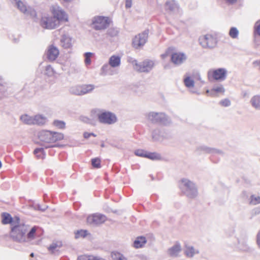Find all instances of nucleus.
<instances>
[{
  "instance_id": "f257e3e1",
  "label": "nucleus",
  "mask_w": 260,
  "mask_h": 260,
  "mask_svg": "<svg viewBox=\"0 0 260 260\" xmlns=\"http://www.w3.org/2000/svg\"><path fill=\"white\" fill-rule=\"evenodd\" d=\"M37 228L34 226L29 228V226L24 224L15 225L11 228L10 236L13 240L19 242H29L36 238Z\"/></svg>"
},
{
  "instance_id": "f03ea898",
  "label": "nucleus",
  "mask_w": 260,
  "mask_h": 260,
  "mask_svg": "<svg viewBox=\"0 0 260 260\" xmlns=\"http://www.w3.org/2000/svg\"><path fill=\"white\" fill-rule=\"evenodd\" d=\"M38 137L41 144L45 146L46 148L53 146V143L60 141L64 138L63 134L50 131H42L38 133Z\"/></svg>"
},
{
  "instance_id": "7ed1b4c3",
  "label": "nucleus",
  "mask_w": 260,
  "mask_h": 260,
  "mask_svg": "<svg viewBox=\"0 0 260 260\" xmlns=\"http://www.w3.org/2000/svg\"><path fill=\"white\" fill-rule=\"evenodd\" d=\"M40 25L44 28L54 29L65 25L69 21L68 17H39Z\"/></svg>"
},
{
  "instance_id": "20e7f679",
  "label": "nucleus",
  "mask_w": 260,
  "mask_h": 260,
  "mask_svg": "<svg viewBox=\"0 0 260 260\" xmlns=\"http://www.w3.org/2000/svg\"><path fill=\"white\" fill-rule=\"evenodd\" d=\"M91 112L93 115L98 117V119L101 123L112 124L117 121L116 116L111 112L101 111L99 110H94Z\"/></svg>"
},
{
  "instance_id": "39448f33",
  "label": "nucleus",
  "mask_w": 260,
  "mask_h": 260,
  "mask_svg": "<svg viewBox=\"0 0 260 260\" xmlns=\"http://www.w3.org/2000/svg\"><path fill=\"white\" fill-rule=\"evenodd\" d=\"M180 187L182 192L188 198H193L197 195V190L194 184L187 179H183L181 180Z\"/></svg>"
},
{
  "instance_id": "423d86ee",
  "label": "nucleus",
  "mask_w": 260,
  "mask_h": 260,
  "mask_svg": "<svg viewBox=\"0 0 260 260\" xmlns=\"http://www.w3.org/2000/svg\"><path fill=\"white\" fill-rule=\"evenodd\" d=\"M200 44L204 48H213L217 45L216 38L211 34L201 36L199 39Z\"/></svg>"
},
{
  "instance_id": "0eeeda50",
  "label": "nucleus",
  "mask_w": 260,
  "mask_h": 260,
  "mask_svg": "<svg viewBox=\"0 0 260 260\" xmlns=\"http://www.w3.org/2000/svg\"><path fill=\"white\" fill-rule=\"evenodd\" d=\"M94 86L92 84H85L82 85H75L70 88V92L75 95H83L92 91Z\"/></svg>"
},
{
  "instance_id": "6e6552de",
  "label": "nucleus",
  "mask_w": 260,
  "mask_h": 260,
  "mask_svg": "<svg viewBox=\"0 0 260 260\" xmlns=\"http://www.w3.org/2000/svg\"><path fill=\"white\" fill-rule=\"evenodd\" d=\"M135 70L140 72H147L150 71L154 66V62L151 60H146L141 64H139L137 61L134 60L132 61Z\"/></svg>"
},
{
  "instance_id": "1a4fd4ad",
  "label": "nucleus",
  "mask_w": 260,
  "mask_h": 260,
  "mask_svg": "<svg viewBox=\"0 0 260 260\" xmlns=\"http://www.w3.org/2000/svg\"><path fill=\"white\" fill-rule=\"evenodd\" d=\"M110 22L109 17H94L90 26L96 30L103 29L109 25Z\"/></svg>"
},
{
  "instance_id": "9d476101",
  "label": "nucleus",
  "mask_w": 260,
  "mask_h": 260,
  "mask_svg": "<svg viewBox=\"0 0 260 260\" xmlns=\"http://www.w3.org/2000/svg\"><path fill=\"white\" fill-rule=\"evenodd\" d=\"M107 220L105 215L100 213H95L89 215L86 219L87 223L92 225H97L105 222Z\"/></svg>"
},
{
  "instance_id": "9b49d317",
  "label": "nucleus",
  "mask_w": 260,
  "mask_h": 260,
  "mask_svg": "<svg viewBox=\"0 0 260 260\" xmlns=\"http://www.w3.org/2000/svg\"><path fill=\"white\" fill-rule=\"evenodd\" d=\"M148 38V32L144 31L135 36L133 41V45L135 48H139L146 42Z\"/></svg>"
},
{
  "instance_id": "f8f14e48",
  "label": "nucleus",
  "mask_w": 260,
  "mask_h": 260,
  "mask_svg": "<svg viewBox=\"0 0 260 260\" xmlns=\"http://www.w3.org/2000/svg\"><path fill=\"white\" fill-rule=\"evenodd\" d=\"M186 59V54L182 52H174L171 55V61L176 66L182 64Z\"/></svg>"
},
{
  "instance_id": "ddd939ff",
  "label": "nucleus",
  "mask_w": 260,
  "mask_h": 260,
  "mask_svg": "<svg viewBox=\"0 0 260 260\" xmlns=\"http://www.w3.org/2000/svg\"><path fill=\"white\" fill-rule=\"evenodd\" d=\"M17 8L24 14L36 15L35 11L30 7H27L26 4L21 0H14Z\"/></svg>"
},
{
  "instance_id": "4468645a",
  "label": "nucleus",
  "mask_w": 260,
  "mask_h": 260,
  "mask_svg": "<svg viewBox=\"0 0 260 260\" xmlns=\"http://www.w3.org/2000/svg\"><path fill=\"white\" fill-rule=\"evenodd\" d=\"M226 72L223 69H218L217 70L210 71L208 72V76L209 78L211 77L215 80H224L226 77Z\"/></svg>"
},
{
  "instance_id": "2eb2a0df",
  "label": "nucleus",
  "mask_w": 260,
  "mask_h": 260,
  "mask_svg": "<svg viewBox=\"0 0 260 260\" xmlns=\"http://www.w3.org/2000/svg\"><path fill=\"white\" fill-rule=\"evenodd\" d=\"M135 154L138 156L144 157L152 160L159 159L160 158V155L156 153L148 152L142 149L136 150Z\"/></svg>"
},
{
  "instance_id": "dca6fc26",
  "label": "nucleus",
  "mask_w": 260,
  "mask_h": 260,
  "mask_svg": "<svg viewBox=\"0 0 260 260\" xmlns=\"http://www.w3.org/2000/svg\"><path fill=\"white\" fill-rule=\"evenodd\" d=\"M147 117L148 120L152 122H161L166 118V115L162 113L150 112Z\"/></svg>"
},
{
  "instance_id": "f3484780",
  "label": "nucleus",
  "mask_w": 260,
  "mask_h": 260,
  "mask_svg": "<svg viewBox=\"0 0 260 260\" xmlns=\"http://www.w3.org/2000/svg\"><path fill=\"white\" fill-rule=\"evenodd\" d=\"M47 54L48 59L53 61L57 58L59 55V50L56 47L51 45L48 47Z\"/></svg>"
},
{
  "instance_id": "a211bd4d",
  "label": "nucleus",
  "mask_w": 260,
  "mask_h": 260,
  "mask_svg": "<svg viewBox=\"0 0 260 260\" xmlns=\"http://www.w3.org/2000/svg\"><path fill=\"white\" fill-rule=\"evenodd\" d=\"M72 38L67 35L61 36L60 39L61 46L65 49L71 48L72 46Z\"/></svg>"
},
{
  "instance_id": "6ab92c4d",
  "label": "nucleus",
  "mask_w": 260,
  "mask_h": 260,
  "mask_svg": "<svg viewBox=\"0 0 260 260\" xmlns=\"http://www.w3.org/2000/svg\"><path fill=\"white\" fill-rule=\"evenodd\" d=\"M224 88L223 86L219 85L214 87L210 91L207 90V93H208L210 95L212 96H216L219 94H223L224 92Z\"/></svg>"
},
{
  "instance_id": "aec40b11",
  "label": "nucleus",
  "mask_w": 260,
  "mask_h": 260,
  "mask_svg": "<svg viewBox=\"0 0 260 260\" xmlns=\"http://www.w3.org/2000/svg\"><path fill=\"white\" fill-rule=\"evenodd\" d=\"M181 250V245L179 243H176L174 246L169 248L168 250V254L171 256L176 257Z\"/></svg>"
},
{
  "instance_id": "412c9836",
  "label": "nucleus",
  "mask_w": 260,
  "mask_h": 260,
  "mask_svg": "<svg viewBox=\"0 0 260 260\" xmlns=\"http://www.w3.org/2000/svg\"><path fill=\"white\" fill-rule=\"evenodd\" d=\"M121 62V58L120 56L118 55H112L111 56L109 60V65L113 67L116 68L120 66Z\"/></svg>"
},
{
  "instance_id": "4be33fe9",
  "label": "nucleus",
  "mask_w": 260,
  "mask_h": 260,
  "mask_svg": "<svg viewBox=\"0 0 260 260\" xmlns=\"http://www.w3.org/2000/svg\"><path fill=\"white\" fill-rule=\"evenodd\" d=\"M184 84L191 92L193 93L197 92V90L193 89L194 81L190 77H186L184 79Z\"/></svg>"
},
{
  "instance_id": "5701e85b",
  "label": "nucleus",
  "mask_w": 260,
  "mask_h": 260,
  "mask_svg": "<svg viewBox=\"0 0 260 260\" xmlns=\"http://www.w3.org/2000/svg\"><path fill=\"white\" fill-rule=\"evenodd\" d=\"M146 243V238L144 237H138L134 241L133 246L136 248L142 247Z\"/></svg>"
},
{
  "instance_id": "b1692460",
  "label": "nucleus",
  "mask_w": 260,
  "mask_h": 260,
  "mask_svg": "<svg viewBox=\"0 0 260 260\" xmlns=\"http://www.w3.org/2000/svg\"><path fill=\"white\" fill-rule=\"evenodd\" d=\"M250 103L251 106L256 110H260V95H256L252 96Z\"/></svg>"
},
{
  "instance_id": "393cba45",
  "label": "nucleus",
  "mask_w": 260,
  "mask_h": 260,
  "mask_svg": "<svg viewBox=\"0 0 260 260\" xmlns=\"http://www.w3.org/2000/svg\"><path fill=\"white\" fill-rule=\"evenodd\" d=\"M33 124L42 125L46 122V118L42 115H37L33 117Z\"/></svg>"
},
{
  "instance_id": "a878e982",
  "label": "nucleus",
  "mask_w": 260,
  "mask_h": 260,
  "mask_svg": "<svg viewBox=\"0 0 260 260\" xmlns=\"http://www.w3.org/2000/svg\"><path fill=\"white\" fill-rule=\"evenodd\" d=\"M62 246V243L60 241L52 243L48 247V250L52 253L57 252Z\"/></svg>"
},
{
  "instance_id": "bb28decb",
  "label": "nucleus",
  "mask_w": 260,
  "mask_h": 260,
  "mask_svg": "<svg viewBox=\"0 0 260 260\" xmlns=\"http://www.w3.org/2000/svg\"><path fill=\"white\" fill-rule=\"evenodd\" d=\"M184 252H185V255L187 257H191L194 254L198 253L199 251L197 249H195L191 246H186Z\"/></svg>"
},
{
  "instance_id": "cd10ccee",
  "label": "nucleus",
  "mask_w": 260,
  "mask_h": 260,
  "mask_svg": "<svg viewBox=\"0 0 260 260\" xmlns=\"http://www.w3.org/2000/svg\"><path fill=\"white\" fill-rule=\"evenodd\" d=\"M77 260H106V259L97 255H84L79 256Z\"/></svg>"
},
{
  "instance_id": "c85d7f7f",
  "label": "nucleus",
  "mask_w": 260,
  "mask_h": 260,
  "mask_svg": "<svg viewBox=\"0 0 260 260\" xmlns=\"http://www.w3.org/2000/svg\"><path fill=\"white\" fill-rule=\"evenodd\" d=\"M21 121L26 124H33V117L27 114H23L20 117Z\"/></svg>"
},
{
  "instance_id": "c756f323",
  "label": "nucleus",
  "mask_w": 260,
  "mask_h": 260,
  "mask_svg": "<svg viewBox=\"0 0 260 260\" xmlns=\"http://www.w3.org/2000/svg\"><path fill=\"white\" fill-rule=\"evenodd\" d=\"M51 11L54 16H64V12L58 6L52 7Z\"/></svg>"
},
{
  "instance_id": "7c9ffc66",
  "label": "nucleus",
  "mask_w": 260,
  "mask_h": 260,
  "mask_svg": "<svg viewBox=\"0 0 260 260\" xmlns=\"http://www.w3.org/2000/svg\"><path fill=\"white\" fill-rule=\"evenodd\" d=\"M2 223L3 224L11 223L12 225H13L12 223V218L11 216L7 213H3L2 215Z\"/></svg>"
},
{
  "instance_id": "2f4dec72",
  "label": "nucleus",
  "mask_w": 260,
  "mask_h": 260,
  "mask_svg": "<svg viewBox=\"0 0 260 260\" xmlns=\"http://www.w3.org/2000/svg\"><path fill=\"white\" fill-rule=\"evenodd\" d=\"M111 256L113 260H127L123 254L118 252H112Z\"/></svg>"
},
{
  "instance_id": "473e14b6",
  "label": "nucleus",
  "mask_w": 260,
  "mask_h": 260,
  "mask_svg": "<svg viewBox=\"0 0 260 260\" xmlns=\"http://www.w3.org/2000/svg\"><path fill=\"white\" fill-rule=\"evenodd\" d=\"M239 30L235 27H232L230 28L229 31V36L234 39H238L239 36Z\"/></svg>"
},
{
  "instance_id": "72a5a7b5",
  "label": "nucleus",
  "mask_w": 260,
  "mask_h": 260,
  "mask_svg": "<svg viewBox=\"0 0 260 260\" xmlns=\"http://www.w3.org/2000/svg\"><path fill=\"white\" fill-rule=\"evenodd\" d=\"M34 154L38 158H44L45 157V154L43 148H36L34 150Z\"/></svg>"
},
{
  "instance_id": "f704fd0d",
  "label": "nucleus",
  "mask_w": 260,
  "mask_h": 260,
  "mask_svg": "<svg viewBox=\"0 0 260 260\" xmlns=\"http://www.w3.org/2000/svg\"><path fill=\"white\" fill-rule=\"evenodd\" d=\"M88 234V231L86 230H80L75 233V238L78 239L84 238Z\"/></svg>"
},
{
  "instance_id": "c9c22d12",
  "label": "nucleus",
  "mask_w": 260,
  "mask_h": 260,
  "mask_svg": "<svg viewBox=\"0 0 260 260\" xmlns=\"http://www.w3.org/2000/svg\"><path fill=\"white\" fill-rule=\"evenodd\" d=\"M93 55V53L91 52H86L84 54L85 63L86 66L90 65L91 63V58Z\"/></svg>"
},
{
  "instance_id": "e433bc0d",
  "label": "nucleus",
  "mask_w": 260,
  "mask_h": 260,
  "mask_svg": "<svg viewBox=\"0 0 260 260\" xmlns=\"http://www.w3.org/2000/svg\"><path fill=\"white\" fill-rule=\"evenodd\" d=\"M53 125L60 129H63L66 126V123L64 122L57 120L54 121Z\"/></svg>"
},
{
  "instance_id": "4c0bfd02",
  "label": "nucleus",
  "mask_w": 260,
  "mask_h": 260,
  "mask_svg": "<svg viewBox=\"0 0 260 260\" xmlns=\"http://www.w3.org/2000/svg\"><path fill=\"white\" fill-rule=\"evenodd\" d=\"M91 164L93 167L99 168L101 167V159L99 158H93L91 160Z\"/></svg>"
},
{
  "instance_id": "58836bf2",
  "label": "nucleus",
  "mask_w": 260,
  "mask_h": 260,
  "mask_svg": "<svg viewBox=\"0 0 260 260\" xmlns=\"http://www.w3.org/2000/svg\"><path fill=\"white\" fill-rule=\"evenodd\" d=\"M252 205H256L260 203V197L252 196L250 202Z\"/></svg>"
},
{
  "instance_id": "ea45409f",
  "label": "nucleus",
  "mask_w": 260,
  "mask_h": 260,
  "mask_svg": "<svg viewBox=\"0 0 260 260\" xmlns=\"http://www.w3.org/2000/svg\"><path fill=\"white\" fill-rule=\"evenodd\" d=\"M45 74L48 76H52L54 74V71L50 66L46 67Z\"/></svg>"
},
{
  "instance_id": "a19ab883",
  "label": "nucleus",
  "mask_w": 260,
  "mask_h": 260,
  "mask_svg": "<svg viewBox=\"0 0 260 260\" xmlns=\"http://www.w3.org/2000/svg\"><path fill=\"white\" fill-rule=\"evenodd\" d=\"M254 30L255 34L260 36V21H257L254 25Z\"/></svg>"
},
{
  "instance_id": "79ce46f5",
  "label": "nucleus",
  "mask_w": 260,
  "mask_h": 260,
  "mask_svg": "<svg viewBox=\"0 0 260 260\" xmlns=\"http://www.w3.org/2000/svg\"><path fill=\"white\" fill-rule=\"evenodd\" d=\"M166 5L167 8L170 10H173L175 7V4L173 1H171L167 2Z\"/></svg>"
},
{
  "instance_id": "37998d69",
  "label": "nucleus",
  "mask_w": 260,
  "mask_h": 260,
  "mask_svg": "<svg viewBox=\"0 0 260 260\" xmlns=\"http://www.w3.org/2000/svg\"><path fill=\"white\" fill-rule=\"evenodd\" d=\"M220 104L223 107L229 106L231 104V102L229 100L225 99L220 102Z\"/></svg>"
},
{
  "instance_id": "c03bdc74",
  "label": "nucleus",
  "mask_w": 260,
  "mask_h": 260,
  "mask_svg": "<svg viewBox=\"0 0 260 260\" xmlns=\"http://www.w3.org/2000/svg\"><path fill=\"white\" fill-rule=\"evenodd\" d=\"M80 120L84 122H86V123L90 122V119L86 116H81L80 117Z\"/></svg>"
},
{
  "instance_id": "a18cd8bd",
  "label": "nucleus",
  "mask_w": 260,
  "mask_h": 260,
  "mask_svg": "<svg viewBox=\"0 0 260 260\" xmlns=\"http://www.w3.org/2000/svg\"><path fill=\"white\" fill-rule=\"evenodd\" d=\"M132 5V0H126L125 1V7L126 8H129L131 7Z\"/></svg>"
},
{
  "instance_id": "49530a36",
  "label": "nucleus",
  "mask_w": 260,
  "mask_h": 260,
  "mask_svg": "<svg viewBox=\"0 0 260 260\" xmlns=\"http://www.w3.org/2000/svg\"><path fill=\"white\" fill-rule=\"evenodd\" d=\"M83 135H84V137L85 139L88 138L90 136H93L94 137L96 136V135H94L93 133H87V132H85L84 133Z\"/></svg>"
},
{
  "instance_id": "de8ad7c7",
  "label": "nucleus",
  "mask_w": 260,
  "mask_h": 260,
  "mask_svg": "<svg viewBox=\"0 0 260 260\" xmlns=\"http://www.w3.org/2000/svg\"><path fill=\"white\" fill-rule=\"evenodd\" d=\"M228 4L232 5L236 3L238 0H224Z\"/></svg>"
},
{
  "instance_id": "09e8293b",
  "label": "nucleus",
  "mask_w": 260,
  "mask_h": 260,
  "mask_svg": "<svg viewBox=\"0 0 260 260\" xmlns=\"http://www.w3.org/2000/svg\"><path fill=\"white\" fill-rule=\"evenodd\" d=\"M257 244L260 248V231L258 232L257 235Z\"/></svg>"
},
{
  "instance_id": "8fccbe9b",
  "label": "nucleus",
  "mask_w": 260,
  "mask_h": 260,
  "mask_svg": "<svg viewBox=\"0 0 260 260\" xmlns=\"http://www.w3.org/2000/svg\"><path fill=\"white\" fill-rule=\"evenodd\" d=\"M167 56V54H164L161 55V57L162 58H165Z\"/></svg>"
},
{
  "instance_id": "3c124183",
  "label": "nucleus",
  "mask_w": 260,
  "mask_h": 260,
  "mask_svg": "<svg viewBox=\"0 0 260 260\" xmlns=\"http://www.w3.org/2000/svg\"><path fill=\"white\" fill-rule=\"evenodd\" d=\"M34 253H31L30 254V256H31V257H34Z\"/></svg>"
},
{
  "instance_id": "603ef678",
  "label": "nucleus",
  "mask_w": 260,
  "mask_h": 260,
  "mask_svg": "<svg viewBox=\"0 0 260 260\" xmlns=\"http://www.w3.org/2000/svg\"><path fill=\"white\" fill-rule=\"evenodd\" d=\"M2 167V162L1 161H0V168Z\"/></svg>"
},
{
  "instance_id": "864d4df0",
  "label": "nucleus",
  "mask_w": 260,
  "mask_h": 260,
  "mask_svg": "<svg viewBox=\"0 0 260 260\" xmlns=\"http://www.w3.org/2000/svg\"><path fill=\"white\" fill-rule=\"evenodd\" d=\"M106 67H107V66H104L103 68H105Z\"/></svg>"
},
{
  "instance_id": "5fc2aeb1",
  "label": "nucleus",
  "mask_w": 260,
  "mask_h": 260,
  "mask_svg": "<svg viewBox=\"0 0 260 260\" xmlns=\"http://www.w3.org/2000/svg\"><path fill=\"white\" fill-rule=\"evenodd\" d=\"M101 146H102V147H104V144H102Z\"/></svg>"
}]
</instances>
